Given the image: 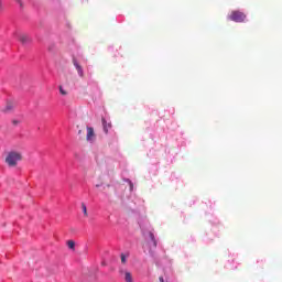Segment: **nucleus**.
<instances>
[{"label": "nucleus", "mask_w": 282, "mask_h": 282, "mask_svg": "<svg viewBox=\"0 0 282 282\" xmlns=\"http://www.w3.org/2000/svg\"><path fill=\"white\" fill-rule=\"evenodd\" d=\"M21 160H23V155L20 152H9L6 158L8 166H17Z\"/></svg>", "instance_id": "obj_1"}, {"label": "nucleus", "mask_w": 282, "mask_h": 282, "mask_svg": "<svg viewBox=\"0 0 282 282\" xmlns=\"http://www.w3.org/2000/svg\"><path fill=\"white\" fill-rule=\"evenodd\" d=\"M229 20L235 21V23H243L246 21V13L241 11H232L229 14Z\"/></svg>", "instance_id": "obj_2"}, {"label": "nucleus", "mask_w": 282, "mask_h": 282, "mask_svg": "<svg viewBox=\"0 0 282 282\" xmlns=\"http://www.w3.org/2000/svg\"><path fill=\"white\" fill-rule=\"evenodd\" d=\"M73 65L77 69L79 78H85V72L83 70V66L78 63L77 58H73Z\"/></svg>", "instance_id": "obj_3"}, {"label": "nucleus", "mask_w": 282, "mask_h": 282, "mask_svg": "<svg viewBox=\"0 0 282 282\" xmlns=\"http://www.w3.org/2000/svg\"><path fill=\"white\" fill-rule=\"evenodd\" d=\"M119 274L123 276L126 282H133V275L129 271L120 269Z\"/></svg>", "instance_id": "obj_4"}, {"label": "nucleus", "mask_w": 282, "mask_h": 282, "mask_svg": "<svg viewBox=\"0 0 282 282\" xmlns=\"http://www.w3.org/2000/svg\"><path fill=\"white\" fill-rule=\"evenodd\" d=\"M94 138H96V133L94 132V128L87 127L86 140H87L88 142H94Z\"/></svg>", "instance_id": "obj_5"}, {"label": "nucleus", "mask_w": 282, "mask_h": 282, "mask_svg": "<svg viewBox=\"0 0 282 282\" xmlns=\"http://www.w3.org/2000/svg\"><path fill=\"white\" fill-rule=\"evenodd\" d=\"M101 122L105 133H109V129H111V122H107L105 118L101 119Z\"/></svg>", "instance_id": "obj_6"}, {"label": "nucleus", "mask_w": 282, "mask_h": 282, "mask_svg": "<svg viewBox=\"0 0 282 282\" xmlns=\"http://www.w3.org/2000/svg\"><path fill=\"white\" fill-rule=\"evenodd\" d=\"M31 41L32 40L26 34L20 35V42L22 43V45H28V43H30Z\"/></svg>", "instance_id": "obj_7"}, {"label": "nucleus", "mask_w": 282, "mask_h": 282, "mask_svg": "<svg viewBox=\"0 0 282 282\" xmlns=\"http://www.w3.org/2000/svg\"><path fill=\"white\" fill-rule=\"evenodd\" d=\"M149 237H150V240L152 241L153 248H158V240H155V235L153 234V231L149 232Z\"/></svg>", "instance_id": "obj_8"}, {"label": "nucleus", "mask_w": 282, "mask_h": 282, "mask_svg": "<svg viewBox=\"0 0 282 282\" xmlns=\"http://www.w3.org/2000/svg\"><path fill=\"white\" fill-rule=\"evenodd\" d=\"M67 246L70 250H75L76 249V242H74V240H68L67 241Z\"/></svg>", "instance_id": "obj_9"}, {"label": "nucleus", "mask_w": 282, "mask_h": 282, "mask_svg": "<svg viewBox=\"0 0 282 282\" xmlns=\"http://www.w3.org/2000/svg\"><path fill=\"white\" fill-rule=\"evenodd\" d=\"M82 209L84 217H89V214L87 213V205H85V203H82Z\"/></svg>", "instance_id": "obj_10"}, {"label": "nucleus", "mask_w": 282, "mask_h": 282, "mask_svg": "<svg viewBox=\"0 0 282 282\" xmlns=\"http://www.w3.org/2000/svg\"><path fill=\"white\" fill-rule=\"evenodd\" d=\"M59 94L62 96H67V93H66V90L63 89V86H59Z\"/></svg>", "instance_id": "obj_11"}, {"label": "nucleus", "mask_w": 282, "mask_h": 282, "mask_svg": "<svg viewBox=\"0 0 282 282\" xmlns=\"http://www.w3.org/2000/svg\"><path fill=\"white\" fill-rule=\"evenodd\" d=\"M121 263H127V256L124 253H121Z\"/></svg>", "instance_id": "obj_12"}, {"label": "nucleus", "mask_w": 282, "mask_h": 282, "mask_svg": "<svg viewBox=\"0 0 282 282\" xmlns=\"http://www.w3.org/2000/svg\"><path fill=\"white\" fill-rule=\"evenodd\" d=\"M12 104H8L4 111H12Z\"/></svg>", "instance_id": "obj_13"}, {"label": "nucleus", "mask_w": 282, "mask_h": 282, "mask_svg": "<svg viewBox=\"0 0 282 282\" xmlns=\"http://www.w3.org/2000/svg\"><path fill=\"white\" fill-rule=\"evenodd\" d=\"M1 8H3V3H2L1 0H0V10H1Z\"/></svg>", "instance_id": "obj_14"}, {"label": "nucleus", "mask_w": 282, "mask_h": 282, "mask_svg": "<svg viewBox=\"0 0 282 282\" xmlns=\"http://www.w3.org/2000/svg\"><path fill=\"white\" fill-rule=\"evenodd\" d=\"M18 3H20V6H21V0H18Z\"/></svg>", "instance_id": "obj_15"}, {"label": "nucleus", "mask_w": 282, "mask_h": 282, "mask_svg": "<svg viewBox=\"0 0 282 282\" xmlns=\"http://www.w3.org/2000/svg\"><path fill=\"white\" fill-rule=\"evenodd\" d=\"M79 133H83V131L79 130Z\"/></svg>", "instance_id": "obj_16"}]
</instances>
